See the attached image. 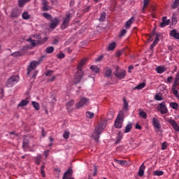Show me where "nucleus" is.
Listing matches in <instances>:
<instances>
[{
	"label": "nucleus",
	"instance_id": "32",
	"mask_svg": "<svg viewBox=\"0 0 179 179\" xmlns=\"http://www.w3.org/2000/svg\"><path fill=\"white\" fill-rule=\"evenodd\" d=\"M116 45H116L115 42H113V43L109 44V46H108V50L109 51H113V50H115Z\"/></svg>",
	"mask_w": 179,
	"mask_h": 179
},
{
	"label": "nucleus",
	"instance_id": "57",
	"mask_svg": "<svg viewBox=\"0 0 179 179\" xmlns=\"http://www.w3.org/2000/svg\"><path fill=\"white\" fill-rule=\"evenodd\" d=\"M101 59H103V55H101V56H99V57H97V58L96 59V62H100V61H101Z\"/></svg>",
	"mask_w": 179,
	"mask_h": 179
},
{
	"label": "nucleus",
	"instance_id": "63",
	"mask_svg": "<svg viewBox=\"0 0 179 179\" xmlns=\"http://www.w3.org/2000/svg\"><path fill=\"white\" fill-rule=\"evenodd\" d=\"M131 69H134V66H129L128 67V72H129V73H131Z\"/></svg>",
	"mask_w": 179,
	"mask_h": 179
},
{
	"label": "nucleus",
	"instance_id": "33",
	"mask_svg": "<svg viewBox=\"0 0 179 179\" xmlns=\"http://www.w3.org/2000/svg\"><path fill=\"white\" fill-rule=\"evenodd\" d=\"M179 6V0H175L173 3L171 5L172 9H177Z\"/></svg>",
	"mask_w": 179,
	"mask_h": 179
},
{
	"label": "nucleus",
	"instance_id": "27",
	"mask_svg": "<svg viewBox=\"0 0 179 179\" xmlns=\"http://www.w3.org/2000/svg\"><path fill=\"white\" fill-rule=\"evenodd\" d=\"M90 69L92 72H94L95 73H99L100 72V69L95 65L91 66Z\"/></svg>",
	"mask_w": 179,
	"mask_h": 179
},
{
	"label": "nucleus",
	"instance_id": "17",
	"mask_svg": "<svg viewBox=\"0 0 179 179\" xmlns=\"http://www.w3.org/2000/svg\"><path fill=\"white\" fill-rule=\"evenodd\" d=\"M145 169H146V166L143 164L140 166L138 175L139 177H143V175L145 174Z\"/></svg>",
	"mask_w": 179,
	"mask_h": 179
},
{
	"label": "nucleus",
	"instance_id": "41",
	"mask_svg": "<svg viewBox=\"0 0 179 179\" xmlns=\"http://www.w3.org/2000/svg\"><path fill=\"white\" fill-rule=\"evenodd\" d=\"M43 16L45 17V18L47 19L48 20H51L52 19H53L52 16H51V15L47 13H43Z\"/></svg>",
	"mask_w": 179,
	"mask_h": 179
},
{
	"label": "nucleus",
	"instance_id": "31",
	"mask_svg": "<svg viewBox=\"0 0 179 179\" xmlns=\"http://www.w3.org/2000/svg\"><path fill=\"white\" fill-rule=\"evenodd\" d=\"M106 12H102L101 13V16L99 19V22H104V20H106Z\"/></svg>",
	"mask_w": 179,
	"mask_h": 179
},
{
	"label": "nucleus",
	"instance_id": "54",
	"mask_svg": "<svg viewBox=\"0 0 179 179\" xmlns=\"http://www.w3.org/2000/svg\"><path fill=\"white\" fill-rule=\"evenodd\" d=\"M52 75H54L53 71H48L47 73H45L46 76H52Z\"/></svg>",
	"mask_w": 179,
	"mask_h": 179
},
{
	"label": "nucleus",
	"instance_id": "23",
	"mask_svg": "<svg viewBox=\"0 0 179 179\" xmlns=\"http://www.w3.org/2000/svg\"><path fill=\"white\" fill-rule=\"evenodd\" d=\"M112 74H113V71H111L109 68H106L105 70L106 78H111Z\"/></svg>",
	"mask_w": 179,
	"mask_h": 179
},
{
	"label": "nucleus",
	"instance_id": "28",
	"mask_svg": "<svg viewBox=\"0 0 179 179\" xmlns=\"http://www.w3.org/2000/svg\"><path fill=\"white\" fill-rule=\"evenodd\" d=\"M149 2H150V0H143V10L142 12L143 13H145V9L148 7L149 5Z\"/></svg>",
	"mask_w": 179,
	"mask_h": 179
},
{
	"label": "nucleus",
	"instance_id": "49",
	"mask_svg": "<svg viewBox=\"0 0 179 179\" xmlns=\"http://www.w3.org/2000/svg\"><path fill=\"white\" fill-rule=\"evenodd\" d=\"M57 58H59V59H63V58H65V54L63 52H59L57 54Z\"/></svg>",
	"mask_w": 179,
	"mask_h": 179
},
{
	"label": "nucleus",
	"instance_id": "34",
	"mask_svg": "<svg viewBox=\"0 0 179 179\" xmlns=\"http://www.w3.org/2000/svg\"><path fill=\"white\" fill-rule=\"evenodd\" d=\"M170 107H171V108H173V110H178V103H177L176 102H171Z\"/></svg>",
	"mask_w": 179,
	"mask_h": 179
},
{
	"label": "nucleus",
	"instance_id": "16",
	"mask_svg": "<svg viewBox=\"0 0 179 179\" xmlns=\"http://www.w3.org/2000/svg\"><path fill=\"white\" fill-rule=\"evenodd\" d=\"M20 16V10L17 9H13L10 14V17H19Z\"/></svg>",
	"mask_w": 179,
	"mask_h": 179
},
{
	"label": "nucleus",
	"instance_id": "15",
	"mask_svg": "<svg viewBox=\"0 0 179 179\" xmlns=\"http://www.w3.org/2000/svg\"><path fill=\"white\" fill-rule=\"evenodd\" d=\"M170 36L176 40H179V33L177 32V29L171 30L170 32Z\"/></svg>",
	"mask_w": 179,
	"mask_h": 179
},
{
	"label": "nucleus",
	"instance_id": "59",
	"mask_svg": "<svg viewBox=\"0 0 179 179\" xmlns=\"http://www.w3.org/2000/svg\"><path fill=\"white\" fill-rule=\"evenodd\" d=\"M172 81H173V77L172 76H170L167 78L168 83H171Z\"/></svg>",
	"mask_w": 179,
	"mask_h": 179
},
{
	"label": "nucleus",
	"instance_id": "38",
	"mask_svg": "<svg viewBox=\"0 0 179 179\" xmlns=\"http://www.w3.org/2000/svg\"><path fill=\"white\" fill-rule=\"evenodd\" d=\"M32 106L35 108V110H40V104L36 101H32Z\"/></svg>",
	"mask_w": 179,
	"mask_h": 179
},
{
	"label": "nucleus",
	"instance_id": "46",
	"mask_svg": "<svg viewBox=\"0 0 179 179\" xmlns=\"http://www.w3.org/2000/svg\"><path fill=\"white\" fill-rule=\"evenodd\" d=\"M177 80H179V77L178 78H176V81L172 85L171 90H177Z\"/></svg>",
	"mask_w": 179,
	"mask_h": 179
},
{
	"label": "nucleus",
	"instance_id": "62",
	"mask_svg": "<svg viewBox=\"0 0 179 179\" xmlns=\"http://www.w3.org/2000/svg\"><path fill=\"white\" fill-rule=\"evenodd\" d=\"M47 132H45V130L44 129H42V136H46Z\"/></svg>",
	"mask_w": 179,
	"mask_h": 179
},
{
	"label": "nucleus",
	"instance_id": "39",
	"mask_svg": "<svg viewBox=\"0 0 179 179\" xmlns=\"http://www.w3.org/2000/svg\"><path fill=\"white\" fill-rule=\"evenodd\" d=\"M35 160H36V164L39 165L41 163V155H37L35 157Z\"/></svg>",
	"mask_w": 179,
	"mask_h": 179
},
{
	"label": "nucleus",
	"instance_id": "10",
	"mask_svg": "<svg viewBox=\"0 0 179 179\" xmlns=\"http://www.w3.org/2000/svg\"><path fill=\"white\" fill-rule=\"evenodd\" d=\"M152 124L154 128L157 129V132L160 131V129L162 128V125H160V122L157 118L153 117L152 118Z\"/></svg>",
	"mask_w": 179,
	"mask_h": 179
},
{
	"label": "nucleus",
	"instance_id": "29",
	"mask_svg": "<svg viewBox=\"0 0 179 179\" xmlns=\"http://www.w3.org/2000/svg\"><path fill=\"white\" fill-rule=\"evenodd\" d=\"M28 104L29 101L27 99H24L18 104V107H24V106H27Z\"/></svg>",
	"mask_w": 179,
	"mask_h": 179
},
{
	"label": "nucleus",
	"instance_id": "11",
	"mask_svg": "<svg viewBox=\"0 0 179 179\" xmlns=\"http://www.w3.org/2000/svg\"><path fill=\"white\" fill-rule=\"evenodd\" d=\"M50 22H51L50 24V29H55V27H57L58 24H59V20L57 17L52 18L50 20Z\"/></svg>",
	"mask_w": 179,
	"mask_h": 179
},
{
	"label": "nucleus",
	"instance_id": "43",
	"mask_svg": "<svg viewBox=\"0 0 179 179\" xmlns=\"http://www.w3.org/2000/svg\"><path fill=\"white\" fill-rule=\"evenodd\" d=\"M47 54H51L52 52H54V47L51 46V47H48L46 48L45 50Z\"/></svg>",
	"mask_w": 179,
	"mask_h": 179
},
{
	"label": "nucleus",
	"instance_id": "48",
	"mask_svg": "<svg viewBox=\"0 0 179 179\" xmlns=\"http://www.w3.org/2000/svg\"><path fill=\"white\" fill-rule=\"evenodd\" d=\"M27 41H28V43H31L33 47H36V41L32 40L31 38H28Z\"/></svg>",
	"mask_w": 179,
	"mask_h": 179
},
{
	"label": "nucleus",
	"instance_id": "45",
	"mask_svg": "<svg viewBox=\"0 0 179 179\" xmlns=\"http://www.w3.org/2000/svg\"><path fill=\"white\" fill-rule=\"evenodd\" d=\"M44 169H45V166L42 165L41 167V174L42 177H45V171H44Z\"/></svg>",
	"mask_w": 179,
	"mask_h": 179
},
{
	"label": "nucleus",
	"instance_id": "19",
	"mask_svg": "<svg viewBox=\"0 0 179 179\" xmlns=\"http://www.w3.org/2000/svg\"><path fill=\"white\" fill-rule=\"evenodd\" d=\"M23 51H17L12 53L10 55L11 57H13L14 58H19V57H22L23 55Z\"/></svg>",
	"mask_w": 179,
	"mask_h": 179
},
{
	"label": "nucleus",
	"instance_id": "53",
	"mask_svg": "<svg viewBox=\"0 0 179 179\" xmlns=\"http://www.w3.org/2000/svg\"><path fill=\"white\" fill-rule=\"evenodd\" d=\"M127 34V29H122L120 34V37H122V36H125Z\"/></svg>",
	"mask_w": 179,
	"mask_h": 179
},
{
	"label": "nucleus",
	"instance_id": "24",
	"mask_svg": "<svg viewBox=\"0 0 179 179\" xmlns=\"http://www.w3.org/2000/svg\"><path fill=\"white\" fill-rule=\"evenodd\" d=\"M145 86H146L145 83H141V84H139L138 85L135 87L134 88V90H136V89H137V90H142V89H143Z\"/></svg>",
	"mask_w": 179,
	"mask_h": 179
},
{
	"label": "nucleus",
	"instance_id": "25",
	"mask_svg": "<svg viewBox=\"0 0 179 179\" xmlns=\"http://www.w3.org/2000/svg\"><path fill=\"white\" fill-rule=\"evenodd\" d=\"M132 129V123H129L126 127L124 129V134H128L131 132V130Z\"/></svg>",
	"mask_w": 179,
	"mask_h": 179
},
{
	"label": "nucleus",
	"instance_id": "36",
	"mask_svg": "<svg viewBox=\"0 0 179 179\" xmlns=\"http://www.w3.org/2000/svg\"><path fill=\"white\" fill-rule=\"evenodd\" d=\"M115 114V113H114V110L109 111L108 113V120H113V118H114Z\"/></svg>",
	"mask_w": 179,
	"mask_h": 179
},
{
	"label": "nucleus",
	"instance_id": "50",
	"mask_svg": "<svg viewBox=\"0 0 179 179\" xmlns=\"http://www.w3.org/2000/svg\"><path fill=\"white\" fill-rule=\"evenodd\" d=\"M155 100H157V101H162V100H163V97L159 94H156Z\"/></svg>",
	"mask_w": 179,
	"mask_h": 179
},
{
	"label": "nucleus",
	"instance_id": "6",
	"mask_svg": "<svg viewBox=\"0 0 179 179\" xmlns=\"http://www.w3.org/2000/svg\"><path fill=\"white\" fill-rule=\"evenodd\" d=\"M71 19H72V15L71 14H66V17L64 18L63 23L61 25V27L63 30L69 26V22H71Z\"/></svg>",
	"mask_w": 179,
	"mask_h": 179
},
{
	"label": "nucleus",
	"instance_id": "5",
	"mask_svg": "<svg viewBox=\"0 0 179 179\" xmlns=\"http://www.w3.org/2000/svg\"><path fill=\"white\" fill-rule=\"evenodd\" d=\"M114 75L117 79L121 80L122 79H125V76H127V71L124 69H121L119 67H117L116 70L114 71Z\"/></svg>",
	"mask_w": 179,
	"mask_h": 179
},
{
	"label": "nucleus",
	"instance_id": "55",
	"mask_svg": "<svg viewBox=\"0 0 179 179\" xmlns=\"http://www.w3.org/2000/svg\"><path fill=\"white\" fill-rule=\"evenodd\" d=\"M166 149H167V144H166V143H163L162 144V150H166Z\"/></svg>",
	"mask_w": 179,
	"mask_h": 179
},
{
	"label": "nucleus",
	"instance_id": "22",
	"mask_svg": "<svg viewBox=\"0 0 179 179\" xmlns=\"http://www.w3.org/2000/svg\"><path fill=\"white\" fill-rule=\"evenodd\" d=\"M115 162L117 164H120V166H127V164H128L127 161L122 159H115Z\"/></svg>",
	"mask_w": 179,
	"mask_h": 179
},
{
	"label": "nucleus",
	"instance_id": "3",
	"mask_svg": "<svg viewBox=\"0 0 179 179\" xmlns=\"http://www.w3.org/2000/svg\"><path fill=\"white\" fill-rule=\"evenodd\" d=\"M124 122V112L120 111L115 121V127L117 129L122 128V123Z\"/></svg>",
	"mask_w": 179,
	"mask_h": 179
},
{
	"label": "nucleus",
	"instance_id": "9",
	"mask_svg": "<svg viewBox=\"0 0 179 179\" xmlns=\"http://www.w3.org/2000/svg\"><path fill=\"white\" fill-rule=\"evenodd\" d=\"M40 64V62H31L30 65L28 67V71H27V75H30V72L31 71H34L36 68H37V65Z\"/></svg>",
	"mask_w": 179,
	"mask_h": 179
},
{
	"label": "nucleus",
	"instance_id": "51",
	"mask_svg": "<svg viewBox=\"0 0 179 179\" xmlns=\"http://www.w3.org/2000/svg\"><path fill=\"white\" fill-rule=\"evenodd\" d=\"M63 137L64 138V139H68V138H69V132L64 131L63 134Z\"/></svg>",
	"mask_w": 179,
	"mask_h": 179
},
{
	"label": "nucleus",
	"instance_id": "44",
	"mask_svg": "<svg viewBox=\"0 0 179 179\" xmlns=\"http://www.w3.org/2000/svg\"><path fill=\"white\" fill-rule=\"evenodd\" d=\"M86 117L87 118H92L94 117V113L90 112V111H87L86 112Z\"/></svg>",
	"mask_w": 179,
	"mask_h": 179
},
{
	"label": "nucleus",
	"instance_id": "4",
	"mask_svg": "<svg viewBox=\"0 0 179 179\" xmlns=\"http://www.w3.org/2000/svg\"><path fill=\"white\" fill-rule=\"evenodd\" d=\"M19 80V76H11L6 82V87H13V86H15V85H16Z\"/></svg>",
	"mask_w": 179,
	"mask_h": 179
},
{
	"label": "nucleus",
	"instance_id": "14",
	"mask_svg": "<svg viewBox=\"0 0 179 179\" xmlns=\"http://www.w3.org/2000/svg\"><path fill=\"white\" fill-rule=\"evenodd\" d=\"M42 5H43L42 10H43V12H47L50 10V6H48L50 5V2H48V1L42 0Z\"/></svg>",
	"mask_w": 179,
	"mask_h": 179
},
{
	"label": "nucleus",
	"instance_id": "12",
	"mask_svg": "<svg viewBox=\"0 0 179 179\" xmlns=\"http://www.w3.org/2000/svg\"><path fill=\"white\" fill-rule=\"evenodd\" d=\"M73 173V171L71 169H69L64 174L62 179H73L72 178V173Z\"/></svg>",
	"mask_w": 179,
	"mask_h": 179
},
{
	"label": "nucleus",
	"instance_id": "40",
	"mask_svg": "<svg viewBox=\"0 0 179 179\" xmlns=\"http://www.w3.org/2000/svg\"><path fill=\"white\" fill-rule=\"evenodd\" d=\"M139 115L143 118V120H146L148 118V115L145 113V111L142 110L139 112Z\"/></svg>",
	"mask_w": 179,
	"mask_h": 179
},
{
	"label": "nucleus",
	"instance_id": "30",
	"mask_svg": "<svg viewBox=\"0 0 179 179\" xmlns=\"http://www.w3.org/2000/svg\"><path fill=\"white\" fill-rule=\"evenodd\" d=\"M164 172L163 171H155L153 172V176H156L157 177H160V176H163Z\"/></svg>",
	"mask_w": 179,
	"mask_h": 179
},
{
	"label": "nucleus",
	"instance_id": "26",
	"mask_svg": "<svg viewBox=\"0 0 179 179\" xmlns=\"http://www.w3.org/2000/svg\"><path fill=\"white\" fill-rule=\"evenodd\" d=\"M27 2H30V0H18V5L20 8H23Z\"/></svg>",
	"mask_w": 179,
	"mask_h": 179
},
{
	"label": "nucleus",
	"instance_id": "61",
	"mask_svg": "<svg viewBox=\"0 0 179 179\" xmlns=\"http://www.w3.org/2000/svg\"><path fill=\"white\" fill-rule=\"evenodd\" d=\"M136 129H142V127L139 124H136Z\"/></svg>",
	"mask_w": 179,
	"mask_h": 179
},
{
	"label": "nucleus",
	"instance_id": "8",
	"mask_svg": "<svg viewBox=\"0 0 179 179\" xmlns=\"http://www.w3.org/2000/svg\"><path fill=\"white\" fill-rule=\"evenodd\" d=\"M158 111H160L161 114H167L169 113V109H167V106H166L165 102H162L159 104L157 107Z\"/></svg>",
	"mask_w": 179,
	"mask_h": 179
},
{
	"label": "nucleus",
	"instance_id": "64",
	"mask_svg": "<svg viewBox=\"0 0 179 179\" xmlns=\"http://www.w3.org/2000/svg\"><path fill=\"white\" fill-rule=\"evenodd\" d=\"M58 43H59V41H58V39H54L53 41H52V44H58Z\"/></svg>",
	"mask_w": 179,
	"mask_h": 179
},
{
	"label": "nucleus",
	"instance_id": "56",
	"mask_svg": "<svg viewBox=\"0 0 179 179\" xmlns=\"http://www.w3.org/2000/svg\"><path fill=\"white\" fill-rule=\"evenodd\" d=\"M156 45H157V42H153L152 44L150 45V50H153V48H155V47H156Z\"/></svg>",
	"mask_w": 179,
	"mask_h": 179
},
{
	"label": "nucleus",
	"instance_id": "13",
	"mask_svg": "<svg viewBox=\"0 0 179 179\" xmlns=\"http://www.w3.org/2000/svg\"><path fill=\"white\" fill-rule=\"evenodd\" d=\"M168 122L171 124V127L175 129V131H176V132H179V126L176 120L170 119Z\"/></svg>",
	"mask_w": 179,
	"mask_h": 179
},
{
	"label": "nucleus",
	"instance_id": "7",
	"mask_svg": "<svg viewBox=\"0 0 179 179\" xmlns=\"http://www.w3.org/2000/svg\"><path fill=\"white\" fill-rule=\"evenodd\" d=\"M89 103L90 101L88 99L85 97H83L80 99V101L77 103L76 107L77 108H82V107H84V106H87Z\"/></svg>",
	"mask_w": 179,
	"mask_h": 179
},
{
	"label": "nucleus",
	"instance_id": "21",
	"mask_svg": "<svg viewBox=\"0 0 179 179\" xmlns=\"http://www.w3.org/2000/svg\"><path fill=\"white\" fill-rule=\"evenodd\" d=\"M155 71L157 73H163L164 72H166V68L164 66H159L155 69Z\"/></svg>",
	"mask_w": 179,
	"mask_h": 179
},
{
	"label": "nucleus",
	"instance_id": "1",
	"mask_svg": "<svg viewBox=\"0 0 179 179\" xmlns=\"http://www.w3.org/2000/svg\"><path fill=\"white\" fill-rule=\"evenodd\" d=\"M87 61V59H83L77 66V72L75 74V79L76 83H79V82L82 80V78H83L84 73L83 71H82V68H83Z\"/></svg>",
	"mask_w": 179,
	"mask_h": 179
},
{
	"label": "nucleus",
	"instance_id": "2",
	"mask_svg": "<svg viewBox=\"0 0 179 179\" xmlns=\"http://www.w3.org/2000/svg\"><path fill=\"white\" fill-rule=\"evenodd\" d=\"M104 123L100 122L97 127H95V131L92 134V136L94 139L97 142L100 138V135H101V132L104 129Z\"/></svg>",
	"mask_w": 179,
	"mask_h": 179
},
{
	"label": "nucleus",
	"instance_id": "18",
	"mask_svg": "<svg viewBox=\"0 0 179 179\" xmlns=\"http://www.w3.org/2000/svg\"><path fill=\"white\" fill-rule=\"evenodd\" d=\"M135 22V17H131L127 22L125 23L126 29H129L131 27V24H132Z\"/></svg>",
	"mask_w": 179,
	"mask_h": 179
},
{
	"label": "nucleus",
	"instance_id": "37",
	"mask_svg": "<svg viewBox=\"0 0 179 179\" xmlns=\"http://www.w3.org/2000/svg\"><path fill=\"white\" fill-rule=\"evenodd\" d=\"M22 19L24 20H29V19H30V15H29L28 12H24L22 13Z\"/></svg>",
	"mask_w": 179,
	"mask_h": 179
},
{
	"label": "nucleus",
	"instance_id": "20",
	"mask_svg": "<svg viewBox=\"0 0 179 179\" xmlns=\"http://www.w3.org/2000/svg\"><path fill=\"white\" fill-rule=\"evenodd\" d=\"M74 103H75V101H73V100H70L67 102L66 108L69 111H72V108H71V107H72V106H73Z\"/></svg>",
	"mask_w": 179,
	"mask_h": 179
},
{
	"label": "nucleus",
	"instance_id": "60",
	"mask_svg": "<svg viewBox=\"0 0 179 179\" xmlns=\"http://www.w3.org/2000/svg\"><path fill=\"white\" fill-rule=\"evenodd\" d=\"M50 154V150H46L44 152V155L45 157H48V155Z\"/></svg>",
	"mask_w": 179,
	"mask_h": 179
},
{
	"label": "nucleus",
	"instance_id": "42",
	"mask_svg": "<svg viewBox=\"0 0 179 179\" xmlns=\"http://www.w3.org/2000/svg\"><path fill=\"white\" fill-rule=\"evenodd\" d=\"M170 24V20H168L166 22H164L162 21V22L160 23V27H166V26H169Z\"/></svg>",
	"mask_w": 179,
	"mask_h": 179
},
{
	"label": "nucleus",
	"instance_id": "35",
	"mask_svg": "<svg viewBox=\"0 0 179 179\" xmlns=\"http://www.w3.org/2000/svg\"><path fill=\"white\" fill-rule=\"evenodd\" d=\"M121 139H122V134H121V132L118 133L117 137H116V144L120 143V142H121Z\"/></svg>",
	"mask_w": 179,
	"mask_h": 179
},
{
	"label": "nucleus",
	"instance_id": "52",
	"mask_svg": "<svg viewBox=\"0 0 179 179\" xmlns=\"http://www.w3.org/2000/svg\"><path fill=\"white\" fill-rule=\"evenodd\" d=\"M124 109L128 110V102H127V100L124 99Z\"/></svg>",
	"mask_w": 179,
	"mask_h": 179
},
{
	"label": "nucleus",
	"instance_id": "47",
	"mask_svg": "<svg viewBox=\"0 0 179 179\" xmlns=\"http://www.w3.org/2000/svg\"><path fill=\"white\" fill-rule=\"evenodd\" d=\"M172 90V92L173 93L175 97H176V99H178V100H179L178 90Z\"/></svg>",
	"mask_w": 179,
	"mask_h": 179
},
{
	"label": "nucleus",
	"instance_id": "58",
	"mask_svg": "<svg viewBox=\"0 0 179 179\" xmlns=\"http://www.w3.org/2000/svg\"><path fill=\"white\" fill-rule=\"evenodd\" d=\"M154 34H155V31H153L152 33L149 36V38L148 39V41H151L152 37H153Z\"/></svg>",
	"mask_w": 179,
	"mask_h": 179
}]
</instances>
